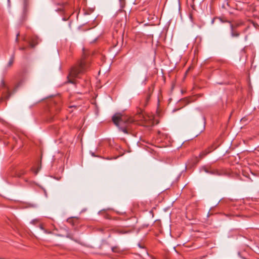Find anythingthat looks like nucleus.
I'll return each instance as SVG.
<instances>
[{"instance_id": "f257e3e1", "label": "nucleus", "mask_w": 259, "mask_h": 259, "mask_svg": "<svg viewBox=\"0 0 259 259\" xmlns=\"http://www.w3.org/2000/svg\"><path fill=\"white\" fill-rule=\"evenodd\" d=\"M88 67V65L84 61H80L78 65L73 66L67 76V82L72 84L77 83L76 79L80 78Z\"/></svg>"}, {"instance_id": "f03ea898", "label": "nucleus", "mask_w": 259, "mask_h": 259, "mask_svg": "<svg viewBox=\"0 0 259 259\" xmlns=\"http://www.w3.org/2000/svg\"><path fill=\"white\" fill-rule=\"evenodd\" d=\"M112 120L114 123L125 134L128 133L127 128L129 124L134 121L132 118L120 113L114 114L112 117Z\"/></svg>"}, {"instance_id": "7ed1b4c3", "label": "nucleus", "mask_w": 259, "mask_h": 259, "mask_svg": "<svg viewBox=\"0 0 259 259\" xmlns=\"http://www.w3.org/2000/svg\"><path fill=\"white\" fill-rule=\"evenodd\" d=\"M38 38L37 37H34L31 39V40L29 42V44L30 47L33 48L38 44Z\"/></svg>"}, {"instance_id": "20e7f679", "label": "nucleus", "mask_w": 259, "mask_h": 259, "mask_svg": "<svg viewBox=\"0 0 259 259\" xmlns=\"http://www.w3.org/2000/svg\"><path fill=\"white\" fill-rule=\"evenodd\" d=\"M204 171L207 173H209L212 175H220V173L219 171L217 169H212V170H208L205 168H204Z\"/></svg>"}, {"instance_id": "39448f33", "label": "nucleus", "mask_w": 259, "mask_h": 259, "mask_svg": "<svg viewBox=\"0 0 259 259\" xmlns=\"http://www.w3.org/2000/svg\"><path fill=\"white\" fill-rule=\"evenodd\" d=\"M230 27L231 29V35L232 37H238L239 35V33L234 30V26L233 24H230Z\"/></svg>"}, {"instance_id": "423d86ee", "label": "nucleus", "mask_w": 259, "mask_h": 259, "mask_svg": "<svg viewBox=\"0 0 259 259\" xmlns=\"http://www.w3.org/2000/svg\"><path fill=\"white\" fill-rule=\"evenodd\" d=\"M14 55L13 54L10 58L9 61V62L7 64V67H11L13 63H14Z\"/></svg>"}, {"instance_id": "0eeeda50", "label": "nucleus", "mask_w": 259, "mask_h": 259, "mask_svg": "<svg viewBox=\"0 0 259 259\" xmlns=\"http://www.w3.org/2000/svg\"><path fill=\"white\" fill-rule=\"evenodd\" d=\"M23 11L25 13L27 11V8L28 5V0H23Z\"/></svg>"}, {"instance_id": "6e6552de", "label": "nucleus", "mask_w": 259, "mask_h": 259, "mask_svg": "<svg viewBox=\"0 0 259 259\" xmlns=\"http://www.w3.org/2000/svg\"><path fill=\"white\" fill-rule=\"evenodd\" d=\"M211 151V150H207V151H203V152H202L200 155H199V156L201 158H203V157H204L205 155H206L207 154H208L209 153H210V152Z\"/></svg>"}, {"instance_id": "1a4fd4ad", "label": "nucleus", "mask_w": 259, "mask_h": 259, "mask_svg": "<svg viewBox=\"0 0 259 259\" xmlns=\"http://www.w3.org/2000/svg\"><path fill=\"white\" fill-rule=\"evenodd\" d=\"M112 251L114 252H118L119 251V249L117 246H114L112 247Z\"/></svg>"}, {"instance_id": "9d476101", "label": "nucleus", "mask_w": 259, "mask_h": 259, "mask_svg": "<svg viewBox=\"0 0 259 259\" xmlns=\"http://www.w3.org/2000/svg\"><path fill=\"white\" fill-rule=\"evenodd\" d=\"M3 85L4 88H6V89H7V92H8V97H7V98H9L10 96V93H9V89L7 87H6V84H5L4 82L3 81Z\"/></svg>"}, {"instance_id": "9b49d317", "label": "nucleus", "mask_w": 259, "mask_h": 259, "mask_svg": "<svg viewBox=\"0 0 259 259\" xmlns=\"http://www.w3.org/2000/svg\"><path fill=\"white\" fill-rule=\"evenodd\" d=\"M40 229H41L42 230H44V232L46 233H50V232L49 231H48L47 230H45L44 227H42V226L40 225Z\"/></svg>"}, {"instance_id": "f8f14e48", "label": "nucleus", "mask_w": 259, "mask_h": 259, "mask_svg": "<svg viewBox=\"0 0 259 259\" xmlns=\"http://www.w3.org/2000/svg\"><path fill=\"white\" fill-rule=\"evenodd\" d=\"M19 50L23 51L26 50V47H21L19 48Z\"/></svg>"}, {"instance_id": "ddd939ff", "label": "nucleus", "mask_w": 259, "mask_h": 259, "mask_svg": "<svg viewBox=\"0 0 259 259\" xmlns=\"http://www.w3.org/2000/svg\"><path fill=\"white\" fill-rule=\"evenodd\" d=\"M127 232H128V231H123V230H120L119 231V233H120V234H125V233H126Z\"/></svg>"}, {"instance_id": "4468645a", "label": "nucleus", "mask_w": 259, "mask_h": 259, "mask_svg": "<svg viewBox=\"0 0 259 259\" xmlns=\"http://www.w3.org/2000/svg\"><path fill=\"white\" fill-rule=\"evenodd\" d=\"M117 32L119 31L120 33H123V30L122 28L120 29V30H115Z\"/></svg>"}, {"instance_id": "2eb2a0df", "label": "nucleus", "mask_w": 259, "mask_h": 259, "mask_svg": "<svg viewBox=\"0 0 259 259\" xmlns=\"http://www.w3.org/2000/svg\"><path fill=\"white\" fill-rule=\"evenodd\" d=\"M19 33H18V34H17L16 38V42H18V36H19Z\"/></svg>"}, {"instance_id": "dca6fc26", "label": "nucleus", "mask_w": 259, "mask_h": 259, "mask_svg": "<svg viewBox=\"0 0 259 259\" xmlns=\"http://www.w3.org/2000/svg\"><path fill=\"white\" fill-rule=\"evenodd\" d=\"M220 20H221V21H222L223 22H225L224 21H223L222 19H220ZM225 22H227L231 24V22L230 21H226Z\"/></svg>"}, {"instance_id": "f3484780", "label": "nucleus", "mask_w": 259, "mask_h": 259, "mask_svg": "<svg viewBox=\"0 0 259 259\" xmlns=\"http://www.w3.org/2000/svg\"><path fill=\"white\" fill-rule=\"evenodd\" d=\"M143 118H144V120H145V121L147 120V119H146V117H144V116H143Z\"/></svg>"}, {"instance_id": "a211bd4d", "label": "nucleus", "mask_w": 259, "mask_h": 259, "mask_svg": "<svg viewBox=\"0 0 259 259\" xmlns=\"http://www.w3.org/2000/svg\"><path fill=\"white\" fill-rule=\"evenodd\" d=\"M38 171V170H37V171H36L35 172V174H37Z\"/></svg>"}, {"instance_id": "6ab92c4d", "label": "nucleus", "mask_w": 259, "mask_h": 259, "mask_svg": "<svg viewBox=\"0 0 259 259\" xmlns=\"http://www.w3.org/2000/svg\"><path fill=\"white\" fill-rule=\"evenodd\" d=\"M149 97H147V100H149Z\"/></svg>"}, {"instance_id": "aec40b11", "label": "nucleus", "mask_w": 259, "mask_h": 259, "mask_svg": "<svg viewBox=\"0 0 259 259\" xmlns=\"http://www.w3.org/2000/svg\"><path fill=\"white\" fill-rule=\"evenodd\" d=\"M117 25H121V24L118 23Z\"/></svg>"}, {"instance_id": "412c9836", "label": "nucleus", "mask_w": 259, "mask_h": 259, "mask_svg": "<svg viewBox=\"0 0 259 259\" xmlns=\"http://www.w3.org/2000/svg\"><path fill=\"white\" fill-rule=\"evenodd\" d=\"M67 237H69V235H67Z\"/></svg>"}]
</instances>
